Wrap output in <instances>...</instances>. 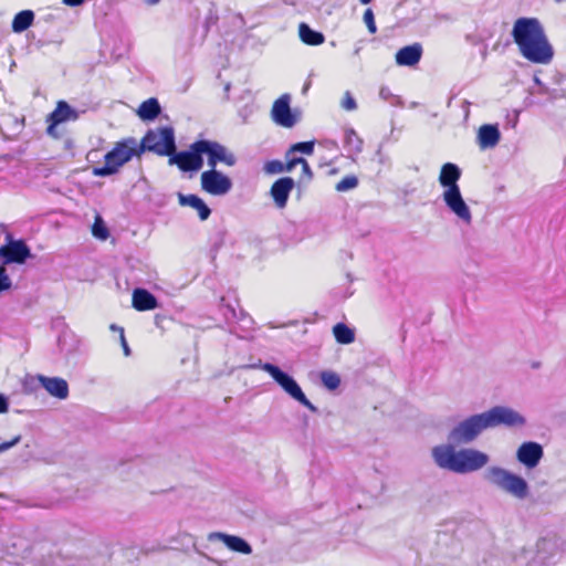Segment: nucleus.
<instances>
[{
  "label": "nucleus",
  "mask_w": 566,
  "mask_h": 566,
  "mask_svg": "<svg viewBox=\"0 0 566 566\" xmlns=\"http://www.w3.org/2000/svg\"><path fill=\"white\" fill-rule=\"evenodd\" d=\"M34 20V12L32 10H22L18 12L12 20V31L21 33L29 29Z\"/></svg>",
  "instance_id": "obj_27"
},
{
  "label": "nucleus",
  "mask_w": 566,
  "mask_h": 566,
  "mask_svg": "<svg viewBox=\"0 0 566 566\" xmlns=\"http://www.w3.org/2000/svg\"><path fill=\"white\" fill-rule=\"evenodd\" d=\"M363 4H368L371 0H359Z\"/></svg>",
  "instance_id": "obj_49"
},
{
  "label": "nucleus",
  "mask_w": 566,
  "mask_h": 566,
  "mask_svg": "<svg viewBox=\"0 0 566 566\" xmlns=\"http://www.w3.org/2000/svg\"><path fill=\"white\" fill-rule=\"evenodd\" d=\"M298 35L301 41L307 45L316 46L325 42V35L322 32L312 29L305 22L300 23Z\"/></svg>",
  "instance_id": "obj_25"
},
{
  "label": "nucleus",
  "mask_w": 566,
  "mask_h": 566,
  "mask_svg": "<svg viewBox=\"0 0 566 566\" xmlns=\"http://www.w3.org/2000/svg\"><path fill=\"white\" fill-rule=\"evenodd\" d=\"M431 455L440 469L459 474L479 471L490 461V457L480 450L472 448L457 450L453 444L436 446L432 448Z\"/></svg>",
  "instance_id": "obj_2"
},
{
  "label": "nucleus",
  "mask_w": 566,
  "mask_h": 566,
  "mask_svg": "<svg viewBox=\"0 0 566 566\" xmlns=\"http://www.w3.org/2000/svg\"><path fill=\"white\" fill-rule=\"evenodd\" d=\"M485 480L517 500H525L530 494V486L524 478L501 467H490L485 471Z\"/></svg>",
  "instance_id": "obj_4"
},
{
  "label": "nucleus",
  "mask_w": 566,
  "mask_h": 566,
  "mask_svg": "<svg viewBox=\"0 0 566 566\" xmlns=\"http://www.w3.org/2000/svg\"><path fill=\"white\" fill-rule=\"evenodd\" d=\"M295 186L292 177H282L273 182L270 195L279 209L286 207L291 191Z\"/></svg>",
  "instance_id": "obj_17"
},
{
  "label": "nucleus",
  "mask_w": 566,
  "mask_h": 566,
  "mask_svg": "<svg viewBox=\"0 0 566 566\" xmlns=\"http://www.w3.org/2000/svg\"><path fill=\"white\" fill-rule=\"evenodd\" d=\"M199 142L202 156H207V164L210 169H216L217 165L220 163L229 167H232L237 164V157L222 144L209 139H199Z\"/></svg>",
  "instance_id": "obj_11"
},
{
  "label": "nucleus",
  "mask_w": 566,
  "mask_h": 566,
  "mask_svg": "<svg viewBox=\"0 0 566 566\" xmlns=\"http://www.w3.org/2000/svg\"><path fill=\"white\" fill-rule=\"evenodd\" d=\"M358 186V178L354 175H349L344 177L340 181L336 184L335 189L338 192H345L352 190Z\"/></svg>",
  "instance_id": "obj_32"
},
{
  "label": "nucleus",
  "mask_w": 566,
  "mask_h": 566,
  "mask_svg": "<svg viewBox=\"0 0 566 566\" xmlns=\"http://www.w3.org/2000/svg\"><path fill=\"white\" fill-rule=\"evenodd\" d=\"M340 105L345 111L349 112L357 108V103L349 91L345 92Z\"/></svg>",
  "instance_id": "obj_35"
},
{
  "label": "nucleus",
  "mask_w": 566,
  "mask_h": 566,
  "mask_svg": "<svg viewBox=\"0 0 566 566\" xmlns=\"http://www.w3.org/2000/svg\"><path fill=\"white\" fill-rule=\"evenodd\" d=\"M512 36L520 53L527 61L548 64L554 56V49L548 42L544 28L536 18H518L513 25Z\"/></svg>",
  "instance_id": "obj_1"
},
{
  "label": "nucleus",
  "mask_w": 566,
  "mask_h": 566,
  "mask_svg": "<svg viewBox=\"0 0 566 566\" xmlns=\"http://www.w3.org/2000/svg\"><path fill=\"white\" fill-rule=\"evenodd\" d=\"M230 311H231V313H232V316H233V317H235V312H234V310H230Z\"/></svg>",
  "instance_id": "obj_51"
},
{
  "label": "nucleus",
  "mask_w": 566,
  "mask_h": 566,
  "mask_svg": "<svg viewBox=\"0 0 566 566\" xmlns=\"http://www.w3.org/2000/svg\"><path fill=\"white\" fill-rule=\"evenodd\" d=\"M364 22L367 25L369 33L375 34L377 32V27L375 23V15L371 9H367L364 13Z\"/></svg>",
  "instance_id": "obj_36"
},
{
  "label": "nucleus",
  "mask_w": 566,
  "mask_h": 566,
  "mask_svg": "<svg viewBox=\"0 0 566 566\" xmlns=\"http://www.w3.org/2000/svg\"><path fill=\"white\" fill-rule=\"evenodd\" d=\"M147 6H156L158 4L161 0H143Z\"/></svg>",
  "instance_id": "obj_46"
},
{
  "label": "nucleus",
  "mask_w": 566,
  "mask_h": 566,
  "mask_svg": "<svg viewBox=\"0 0 566 566\" xmlns=\"http://www.w3.org/2000/svg\"><path fill=\"white\" fill-rule=\"evenodd\" d=\"M486 430L483 416L472 415L458 422L448 433V443L453 446L469 444Z\"/></svg>",
  "instance_id": "obj_7"
},
{
  "label": "nucleus",
  "mask_w": 566,
  "mask_h": 566,
  "mask_svg": "<svg viewBox=\"0 0 566 566\" xmlns=\"http://www.w3.org/2000/svg\"><path fill=\"white\" fill-rule=\"evenodd\" d=\"M543 455V447L534 441L523 442L516 451L517 461L527 469L537 467Z\"/></svg>",
  "instance_id": "obj_16"
},
{
  "label": "nucleus",
  "mask_w": 566,
  "mask_h": 566,
  "mask_svg": "<svg viewBox=\"0 0 566 566\" xmlns=\"http://www.w3.org/2000/svg\"><path fill=\"white\" fill-rule=\"evenodd\" d=\"M80 117V112L73 108L67 102L59 101L55 109L46 117V133L50 136H56L55 128L57 125L66 122H75Z\"/></svg>",
  "instance_id": "obj_14"
},
{
  "label": "nucleus",
  "mask_w": 566,
  "mask_h": 566,
  "mask_svg": "<svg viewBox=\"0 0 566 566\" xmlns=\"http://www.w3.org/2000/svg\"><path fill=\"white\" fill-rule=\"evenodd\" d=\"M38 379L42 387L53 397L66 399L69 397L67 381L61 377H46L39 375Z\"/></svg>",
  "instance_id": "obj_18"
},
{
  "label": "nucleus",
  "mask_w": 566,
  "mask_h": 566,
  "mask_svg": "<svg viewBox=\"0 0 566 566\" xmlns=\"http://www.w3.org/2000/svg\"><path fill=\"white\" fill-rule=\"evenodd\" d=\"M21 441V436H15L13 439L7 442L0 443V453L8 451Z\"/></svg>",
  "instance_id": "obj_38"
},
{
  "label": "nucleus",
  "mask_w": 566,
  "mask_h": 566,
  "mask_svg": "<svg viewBox=\"0 0 566 566\" xmlns=\"http://www.w3.org/2000/svg\"><path fill=\"white\" fill-rule=\"evenodd\" d=\"M304 163L303 157H294L290 158L286 164H284L285 171H292L297 165H302Z\"/></svg>",
  "instance_id": "obj_39"
},
{
  "label": "nucleus",
  "mask_w": 566,
  "mask_h": 566,
  "mask_svg": "<svg viewBox=\"0 0 566 566\" xmlns=\"http://www.w3.org/2000/svg\"><path fill=\"white\" fill-rule=\"evenodd\" d=\"M261 369L266 371L273 380L294 400L306 407L312 412H317L315 407L305 396L296 380L276 365L264 363Z\"/></svg>",
  "instance_id": "obj_6"
},
{
  "label": "nucleus",
  "mask_w": 566,
  "mask_h": 566,
  "mask_svg": "<svg viewBox=\"0 0 566 566\" xmlns=\"http://www.w3.org/2000/svg\"><path fill=\"white\" fill-rule=\"evenodd\" d=\"M160 111L159 102L151 97L140 104L137 114L144 120H151L160 114Z\"/></svg>",
  "instance_id": "obj_26"
},
{
  "label": "nucleus",
  "mask_w": 566,
  "mask_h": 566,
  "mask_svg": "<svg viewBox=\"0 0 566 566\" xmlns=\"http://www.w3.org/2000/svg\"><path fill=\"white\" fill-rule=\"evenodd\" d=\"M319 377H321L322 384L328 390H335L340 385V377L334 371L324 370L321 373Z\"/></svg>",
  "instance_id": "obj_30"
},
{
  "label": "nucleus",
  "mask_w": 566,
  "mask_h": 566,
  "mask_svg": "<svg viewBox=\"0 0 566 566\" xmlns=\"http://www.w3.org/2000/svg\"><path fill=\"white\" fill-rule=\"evenodd\" d=\"M85 0H63V3L70 7H77L82 4Z\"/></svg>",
  "instance_id": "obj_45"
},
{
  "label": "nucleus",
  "mask_w": 566,
  "mask_h": 566,
  "mask_svg": "<svg viewBox=\"0 0 566 566\" xmlns=\"http://www.w3.org/2000/svg\"><path fill=\"white\" fill-rule=\"evenodd\" d=\"M345 148L350 155H358L363 150V139L354 128H346L344 134Z\"/></svg>",
  "instance_id": "obj_28"
},
{
  "label": "nucleus",
  "mask_w": 566,
  "mask_h": 566,
  "mask_svg": "<svg viewBox=\"0 0 566 566\" xmlns=\"http://www.w3.org/2000/svg\"><path fill=\"white\" fill-rule=\"evenodd\" d=\"M302 174L304 177L307 178V180H312L313 179V171L308 165V163L304 159V163H302Z\"/></svg>",
  "instance_id": "obj_42"
},
{
  "label": "nucleus",
  "mask_w": 566,
  "mask_h": 566,
  "mask_svg": "<svg viewBox=\"0 0 566 566\" xmlns=\"http://www.w3.org/2000/svg\"><path fill=\"white\" fill-rule=\"evenodd\" d=\"M133 306L137 311H148L158 307V301L149 291L136 289L133 292Z\"/></svg>",
  "instance_id": "obj_24"
},
{
  "label": "nucleus",
  "mask_w": 566,
  "mask_h": 566,
  "mask_svg": "<svg viewBox=\"0 0 566 566\" xmlns=\"http://www.w3.org/2000/svg\"><path fill=\"white\" fill-rule=\"evenodd\" d=\"M290 102V95L283 94L274 102L271 111L272 119L285 128H291L298 122V114L292 111Z\"/></svg>",
  "instance_id": "obj_15"
},
{
  "label": "nucleus",
  "mask_w": 566,
  "mask_h": 566,
  "mask_svg": "<svg viewBox=\"0 0 566 566\" xmlns=\"http://www.w3.org/2000/svg\"><path fill=\"white\" fill-rule=\"evenodd\" d=\"M263 169L270 175L285 172L284 164L276 159L266 161Z\"/></svg>",
  "instance_id": "obj_34"
},
{
  "label": "nucleus",
  "mask_w": 566,
  "mask_h": 566,
  "mask_svg": "<svg viewBox=\"0 0 566 566\" xmlns=\"http://www.w3.org/2000/svg\"><path fill=\"white\" fill-rule=\"evenodd\" d=\"M446 207L463 223L471 224L472 213L464 201L460 188L446 189L442 192Z\"/></svg>",
  "instance_id": "obj_13"
},
{
  "label": "nucleus",
  "mask_w": 566,
  "mask_h": 566,
  "mask_svg": "<svg viewBox=\"0 0 566 566\" xmlns=\"http://www.w3.org/2000/svg\"><path fill=\"white\" fill-rule=\"evenodd\" d=\"M31 256V250L22 239H14L11 233H6L4 244L0 247L1 265L24 264Z\"/></svg>",
  "instance_id": "obj_9"
},
{
  "label": "nucleus",
  "mask_w": 566,
  "mask_h": 566,
  "mask_svg": "<svg viewBox=\"0 0 566 566\" xmlns=\"http://www.w3.org/2000/svg\"><path fill=\"white\" fill-rule=\"evenodd\" d=\"M333 334L337 343L343 345L352 344L355 340V332L344 323H337L333 327Z\"/></svg>",
  "instance_id": "obj_29"
},
{
  "label": "nucleus",
  "mask_w": 566,
  "mask_h": 566,
  "mask_svg": "<svg viewBox=\"0 0 566 566\" xmlns=\"http://www.w3.org/2000/svg\"><path fill=\"white\" fill-rule=\"evenodd\" d=\"M62 342H63V336H60L59 337V344H60L61 347H62Z\"/></svg>",
  "instance_id": "obj_50"
},
{
  "label": "nucleus",
  "mask_w": 566,
  "mask_h": 566,
  "mask_svg": "<svg viewBox=\"0 0 566 566\" xmlns=\"http://www.w3.org/2000/svg\"><path fill=\"white\" fill-rule=\"evenodd\" d=\"M9 410V399L6 395L0 392V413H6Z\"/></svg>",
  "instance_id": "obj_43"
},
{
  "label": "nucleus",
  "mask_w": 566,
  "mask_h": 566,
  "mask_svg": "<svg viewBox=\"0 0 566 566\" xmlns=\"http://www.w3.org/2000/svg\"><path fill=\"white\" fill-rule=\"evenodd\" d=\"M169 164L177 165L181 171H198L203 166V157L201 151L200 142H193L187 150L172 153L169 156Z\"/></svg>",
  "instance_id": "obj_10"
},
{
  "label": "nucleus",
  "mask_w": 566,
  "mask_h": 566,
  "mask_svg": "<svg viewBox=\"0 0 566 566\" xmlns=\"http://www.w3.org/2000/svg\"><path fill=\"white\" fill-rule=\"evenodd\" d=\"M201 189L212 196H224L232 189V180L217 169H209L201 174Z\"/></svg>",
  "instance_id": "obj_12"
},
{
  "label": "nucleus",
  "mask_w": 566,
  "mask_h": 566,
  "mask_svg": "<svg viewBox=\"0 0 566 566\" xmlns=\"http://www.w3.org/2000/svg\"><path fill=\"white\" fill-rule=\"evenodd\" d=\"M379 95L381 98L384 99H388L389 96H391V93H390V90L388 87H381L380 91H379Z\"/></svg>",
  "instance_id": "obj_44"
},
{
  "label": "nucleus",
  "mask_w": 566,
  "mask_h": 566,
  "mask_svg": "<svg viewBox=\"0 0 566 566\" xmlns=\"http://www.w3.org/2000/svg\"><path fill=\"white\" fill-rule=\"evenodd\" d=\"M119 337H120V344H122V347H123V350H124V355L125 356H129L130 355V348L126 342V338H125V335H124V328H119Z\"/></svg>",
  "instance_id": "obj_41"
},
{
  "label": "nucleus",
  "mask_w": 566,
  "mask_h": 566,
  "mask_svg": "<svg viewBox=\"0 0 566 566\" xmlns=\"http://www.w3.org/2000/svg\"><path fill=\"white\" fill-rule=\"evenodd\" d=\"M462 176L460 167L453 163H446L442 165L438 181L442 188L454 189L459 187V180Z\"/></svg>",
  "instance_id": "obj_19"
},
{
  "label": "nucleus",
  "mask_w": 566,
  "mask_h": 566,
  "mask_svg": "<svg viewBox=\"0 0 566 566\" xmlns=\"http://www.w3.org/2000/svg\"><path fill=\"white\" fill-rule=\"evenodd\" d=\"M253 113V107L251 105H245L239 111V116L242 118L243 123L248 122L249 116Z\"/></svg>",
  "instance_id": "obj_40"
},
{
  "label": "nucleus",
  "mask_w": 566,
  "mask_h": 566,
  "mask_svg": "<svg viewBox=\"0 0 566 566\" xmlns=\"http://www.w3.org/2000/svg\"><path fill=\"white\" fill-rule=\"evenodd\" d=\"M140 155L145 151H151L159 156H170L176 150V139L174 128L163 126L156 129H149L143 137L142 142H137Z\"/></svg>",
  "instance_id": "obj_5"
},
{
  "label": "nucleus",
  "mask_w": 566,
  "mask_h": 566,
  "mask_svg": "<svg viewBox=\"0 0 566 566\" xmlns=\"http://www.w3.org/2000/svg\"><path fill=\"white\" fill-rule=\"evenodd\" d=\"M134 156H140L137 139L134 137L123 139L116 143L114 148L105 155L104 166L93 168V175L96 177L112 176Z\"/></svg>",
  "instance_id": "obj_3"
},
{
  "label": "nucleus",
  "mask_w": 566,
  "mask_h": 566,
  "mask_svg": "<svg viewBox=\"0 0 566 566\" xmlns=\"http://www.w3.org/2000/svg\"><path fill=\"white\" fill-rule=\"evenodd\" d=\"M179 205L182 207H191L197 210L200 220H207L211 214V209L206 205V202L197 195H184L178 193Z\"/></svg>",
  "instance_id": "obj_22"
},
{
  "label": "nucleus",
  "mask_w": 566,
  "mask_h": 566,
  "mask_svg": "<svg viewBox=\"0 0 566 566\" xmlns=\"http://www.w3.org/2000/svg\"><path fill=\"white\" fill-rule=\"evenodd\" d=\"M219 538L231 551L249 555L252 553L251 545L242 537L216 532L209 535V539Z\"/></svg>",
  "instance_id": "obj_21"
},
{
  "label": "nucleus",
  "mask_w": 566,
  "mask_h": 566,
  "mask_svg": "<svg viewBox=\"0 0 566 566\" xmlns=\"http://www.w3.org/2000/svg\"><path fill=\"white\" fill-rule=\"evenodd\" d=\"M11 285L12 282L9 275L7 274L6 266L0 264V293L9 290Z\"/></svg>",
  "instance_id": "obj_37"
},
{
  "label": "nucleus",
  "mask_w": 566,
  "mask_h": 566,
  "mask_svg": "<svg viewBox=\"0 0 566 566\" xmlns=\"http://www.w3.org/2000/svg\"><path fill=\"white\" fill-rule=\"evenodd\" d=\"M93 235L97 239L105 240L108 237V229L106 228L105 223L101 219V217H97L93 227H92Z\"/></svg>",
  "instance_id": "obj_33"
},
{
  "label": "nucleus",
  "mask_w": 566,
  "mask_h": 566,
  "mask_svg": "<svg viewBox=\"0 0 566 566\" xmlns=\"http://www.w3.org/2000/svg\"><path fill=\"white\" fill-rule=\"evenodd\" d=\"M314 146H315V142L314 140H310V142H300V143H296V144H293L289 150L286 151V157L289 158L291 154H294V153H301V154H305V155H312L313 151H314Z\"/></svg>",
  "instance_id": "obj_31"
},
{
  "label": "nucleus",
  "mask_w": 566,
  "mask_h": 566,
  "mask_svg": "<svg viewBox=\"0 0 566 566\" xmlns=\"http://www.w3.org/2000/svg\"><path fill=\"white\" fill-rule=\"evenodd\" d=\"M119 328H120V327H119V326H117V325H115V324H112V325H111V329H112V331H117V332H119Z\"/></svg>",
  "instance_id": "obj_48"
},
{
  "label": "nucleus",
  "mask_w": 566,
  "mask_h": 566,
  "mask_svg": "<svg viewBox=\"0 0 566 566\" xmlns=\"http://www.w3.org/2000/svg\"><path fill=\"white\" fill-rule=\"evenodd\" d=\"M500 130L495 125L485 124L479 129L478 140L482 149L493 148L500 142Z\"/></svg>",
  "instance_id": "obj_23"
},
{
  "label": "nucleus",
  "mask_w": 566,
  "mask_h": 566,
  "mask_svg": "<svg viewBox=\"0 0 566 566\" xmlns=\"http://www.w3.org/2000/svg\"><path fill=\"white\" fill-rule=\"evenodd\" d=\"M482 416L486 429L501 426L518 428L526 423L525 418L520 412L505 406H495L482 412Z\"/></svg>",
  "instance_id": "obj_8"
},
{
  "label": "nucleus",
  "mask_w": 566,
  "mask_h": 566,
  "mask_svg": "<svg viewBox=\"0 0 566 566\" xmlns=\"http://www.w3.org/2000/svg\"><path fill=\"white\" fill-rule=\"evenodd\" d=\"M283 2L285 4H289V6H294L295 4V1H292V0H283Z\"/></svg>",
  "instance_id": "obj_47"
},
{
  "label": "nucleus",
  "mask_w": 566,
  "mask_h": 566,
  "mask_svg": "<svg viewBox=\"0 0 566 566\" xmlns=\"http://www.w3.org/2000/svg\"><path fill=\"white\" fill-rule=\"evenodd\" d=\"M422 56V46L420 43H413L398 50L396 53V63L401 66H413L419 63Z\"/></svg>",
  "instance_id": "obj_20"
}]
</instances>
